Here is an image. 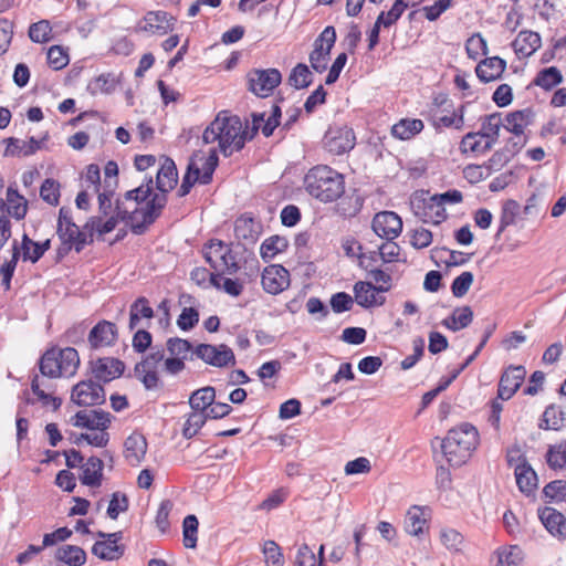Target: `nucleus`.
I'll use <instances>...</instances> for the list:
<instances>
[{"label":"nucleus","instance_id":"1","mask_svg":"<svg viewBox=\"0 0 566 566\" xmlns=\"http://www.w3.org/2000/svg\"><path fill=\"white\" fill-rule=\"evenodd\" d=\"M305 191L316 200L328 203L345 192V178L327 165L312 167L304 177Z\"/></svg>","mask_w":566,"mask_h":566},{"label":"nucleus","instance_id":"2","mask_svg":"<svg viewBox=\"0 0 566 566\" xmlns=\"http://www.w3.org/2000/svg\"><path fill=\"white\" fill-rule=\"evenodd\" d=\"M479 443V432L471 423H461L448 431L441 440L443 457L451 467H461L472 455Z\"/></svg>","mask_w":566,"mask_h":566},{"label":"nucleus","instance_id":"3","mask_svg":"<svg viewBox=\"0 0 566 566\" xmlns=\"http://www.w3.org/2000/svg\"><path fill=\"white\" fill-rule=\"evenodd\" d=\"M80 365V356L75 348L63 349L51 347L44 352L39 360L40 373L49 378L72 376Z\"/></svg>","mask_w":566,"mask_h":566},{"label":"nucleus","instance_id":"4","mask_svg":"<svg viewBox=\"0 0 566 566\" xmlns=\"http://www.w3.org/2000/svg\"><path fill=\"white\" fill-rule=\"evenodd\" d=\"M248 90L259 97H268L281 84L277 69H253L247 74Z\"/></svg>","mask_w":566,"mask_h":566},{"label":"nucleus","instance_id":"5","mask_svg":"<svg viewBox=\"0 0 566 566\" xmlns=\"http://www.w3.org/2000/svg\"><path fill=\"white\" fill-rule=\"evenodd\" d=\"M168 202V196L163 192L151 195L146 201L145 206L139 209V213L143 217L142 222H132L130 231L136 235L144 234L148 227L156 222V220L163 214Z\"/></svg>","mask_w":566,"mask_h":566},{"label":"nucleus","instance_id":"6","mask_svg":"<svg viewBox=\"0 0 566 566\" xmlns=\"http://www.w3.org/2000/svg\"><path fill=\"white\" fill-rule=\"evenodd\" d=\"M193 355L213 367L223 368L235 365L233 350L226 344L211 345L199 344L193 349Z\"/></svg>","mask_w":566,"mask_h":566},{"label":"nucleus","instance_id":"7","mask_svg":"<svg viewBox=\"0 0 566 566\" xmlns=\"http://www.w3.org/2000/svg\"><path fill=\"white\" fill-rule=\"evenodd\" d=\"M71 400L81 407L99 406L106 401L105 389L92 379L82 380L72 388Z\"/></svg>","mask_w":566,"mask_h":566},{"label":"nucleus","instance_id":"8","mask_svg":"<svg viewBox=\"0 0 566 566\" xmlns=\"http://www.w3.org/2000/svg\"><path fill=\"white\" fill-rule=\"evenodd\" d=\"M371 228L379 238L390 241L401 233L402 220L394 211H381L375 214Z\"/></svg>","mask_w":566,"mask_h":566},{"label":"nucleus","instance_id":"9","mask_svg":"<svg viewBox=\"0 0 566 566\" xmlns=\"http://www.w3.org/2000/svg\"><path fill=\"white\" fill-rule=\"evenodd\" d=\"M176 19L168 12L148 11L136 27L137 32L164 35L174 29Z\"/></svg>","mask_w":566,"mask_h":566},{"label":"nucleus","instance_id":"10","mask_svg":"<svg viewBox=\"0 0 566 566\" xmlns=\"http://www.w3.org/2000/svg\"><path fill=\"white\" fill-rule=\"evenodd\" d=\"M90 369L96 382L107 384L124 374L125 364L118 358L101 357L90 361Z\"/></svg>","mask_w":566,"mask_h":566},{"label":"nucleus","instance_id":"11","mask_svg":"<svg viewBox=\"0 0 566 566\" xmlns=\"http://www.w3.org/2000/svg\"><path fill=\"white\" fill-rule=\"evenodd\" d=\"M113 416L102 409L80 410L72 418L71 423L87 430L106 431L112 423Z\"/></svg>","mask_w":566,"mask_h":566},{"label":"nucleus","instance_id":"12","mask_svg":"<svg viewBox=\"0 0 566 566\" xmlns=\"http://www.w3.org/2000/svg\"><path fill=\"white\" fill-rule=\"evenodd\" d=\"M262 286L265 292L276 295L290 286V273L281 264H271L263 270Z\"/></svg>","mask_w":566,"mask_h":566},{"label":"nucleus","instance_id":"13","mask_svg":"<svg viewBox=\"0 0 566 566\" xmlns=\"http://www.w3.org/2000/svg\"><path fill=\"white\" fill-rule=\"evenodd\" d=\"M118 338V328L115 323L99 321L88 333L87 342L92 349L113 346Z\"/></svg>","mask_w":566,"mask_h":566},{"label":"nucleus","instance_id":"14","mask_svg":"<svg viewBox=\"0 0 566 566\" xmlns=\"http://www.w3.org/2000/svg\"><path fill=\"white\" fill-rule=\"evenodd\" d=\"M123 538V532H115L107 535V539L97 541L93 547V555L97 556L103 560H117L125 553V545L118 544V542Z\"/></svg>","mask_w":566,"mask_h":566},{"label":"nucleus","instance_id":"15","mask_svg":"<svg viewBox=\"0 0 566 566\" xmlns=\"http://www.w3.org/2000/svg\"><path fill=\"white\" fill-rule=\"evenodd\" d=\"M526 375L523 366H510L501 376L497 398L509 400L521 387Z\"/></svg>","mask_w":566,"mask_h":566},{"label":"nucleus","instance_id":"16","mask_svg":"<svg viewBox=\"0 0 566 566\" xmlns=\"http://www.w3.org/2000/svg\"><path fill=\"white\" fill-rule=\"evenodd\" d=\"M535 122V112L531 107H526L523 109H517L509 113L505 116V123L503 124L504 128L511 132L516 137H521L524 135V128L533 125Z\"/></svg>","mask_w":566,"mask_h":566},{"label":"nucleus","instance_id":"17","mask_svg":"<svg viewBox=\"0 0 566 566\" xmlns=\"http://www.w3.org/2000/svg\"><path fill=\"white\" fill-rule=\"evenodd\" d=\"M49 139V134L45 133L44 136L38 140L34 137H30L28 142L21 140L19 138L10 137L7 139L8 146L4 150V156H23L28 157L35 154L39 149L42 148V144Z\"/></svg>","mask_w":566,"mask_h":566},{"label":"nucleus","instance_id":"18","mask_svg":"<svg viewBox=\"0 0 566 566\" xmlns=\"http://www.w3.org/2000/svg\"><path fill=\"white\" fill-rule=\"evenodd\" d=\"M355 301L364 308L381 306L386 302L385 296H378L373 282L358 281L354 284Z\"/></svg>","mask_w":566,"mask_h":566},{"label":"nucleus","instance_id":"19","mask_svg":"<svg viewBox=\"0 0 566 566\" xmlns=\"http://www.w3.org/2000/svg\"><path fill=\"white\" fill-rule=\"evenodd\" d=\"M538 517L545 528L553 535L566 538V517L551 506L538 510Z\"/></svg>","mask_w":566,"mask_h":566},{"label":"nucleus","instance_id":"20","mask_svg":"<svg viewBox=\"0 0 566 566\" xmlns=\"http://www.w3.org/2000/svg\"><path fill=\"white\" fill-rule=\"evenodd\" d=\"M514 475L518 490L523 494L526 496L534 494L537 489V474L525 459H522L521 462L516 464Z\"/></svg>","mask_w":566,"mask_h":566},{"label":"nucleus","instance_id":"21","mask_svg":"<svg viewBox=\"0 0 566 566\" xmlns=\"http://www.w3.org/2000/svg\"><path fill=\"white\" fill-rule=\"evenodd\" d=\"M506 69V61L500 56L482 60L475 67L479 80L483 83L495 81L502 76Z\"/></svg>","mask_w":566,"mask_h":566},{"label":"nucleus","instance_id":"22","mask_svg":"<svg viewBox=\"0 0 566 566\" xmlns=\"http://www.w3.org/2000/svg\"><path fill=\"white\" fill-rule=\"evenodd\" d=\"M124 455L130 465H138L147 452V440L138 432H133L124 442Z\"/></svg>","mask_w":566,"mask_h":566},{"label":"nucleus","instance_id":"23","mask_svg":"<svg viewBox=\"0 0 566 566\" xmlns=\"http://www.w3.org/2000/svg\"><path fill=\"white\" fill-rule=\"evenodd\" d=\"M429 509L411 506L405 517L403 526L408 534L419 536L428 528Z\"/></svg>","mask_w":566,"mask_h":566},{"label":"nucleus","instance_id":"24","mask_svg":"<svg viewBox=\"0 0 566 566\" xmlns=\"http://www.w3.org/2000/svg\"><path fill=\"white\" fill-rule=\"evenodd\" d=\"M178 170L175 161L165 157L164 163L156 176V188L158 191L168 196V193L177 186Z\"/></svg>","mask_w":566,"mask_h":566},{"label":"nucleus","instance_id":"25","mask_svg":"<svg viewBox=\"0 0 566 566\" xmlns=\"http://www.w3.org/2000/svg\"><path fill=\"white\" fill-rule=\"evenodd\" d=\"M217 119L220 120L219 135L221 142L234 143L237 148V142L241 138L242 122L237 115H226V113H219Z\"/></svg>","mask_w":566,"mask_h":566},{"label":"nucleus","instance_id":"26","mask_svg":"<svg viewBox=\"0 0 566 566\" xmlns=\"http://www.w3.org/2000/svg\"><path fill=\"white\" fill-rule=\"evenodd\" d=\"M503 126L501 113H493L484 116L481 122V129L478 132L480 137H485L488 140L483 144V150H491L493 145L499 139V133Z\"/></svg>","mask_w":566,"mask_h":566},{"label":"nucleus","instance_id":"27","mask_svg":"<svg viewBox=\"0 0 566 566\" xmlns=\"http://www.w3.org/2000/svg\"><path fill=\"white\" fill-rule=\"evenodd\" d=\"M542 45L541 35L537 32L522 30L513 41L512 46L517 55L531 56Z\"/></svg>","mask_w":566,"mask_h":566},{"label":"nucleus","instance_id":"28","mask_svg":"<svg viewBox=\"0 0 566 566\" xmlns=\"http://www.w3.org/2000/svg\"><path fill=\"white\" fill-rule=\"evenodd\" d=\"M82 474L80 475V481L83 485L90 488H99L103 480V469L104 462L92 455L87 459V462L81 467Z\"/></svg>","mask_w":566,"mask_h":566},{"label":"nucleus","instance_id":"29","mask_svg":"<svg viewBox=\"0 0 566 566\" xmlns=\"http://www.w3.org/2000/svg\"><path fill=\"white\" fill-rule=\"evenodd\" d=\"M355 146V134L353 129L344 128L336 132L326 142V147L334 155H342L352 150Z\"/></svg>","mask_w":566,"mask_h":566},{"label":"nucleus","instance_id":"30","mask_svg":"<svg viewBox=\"0 0 566 566\" xmlns=\"http://www.w3.org/2000/svg\"><path fill=\"white\" fill-rule=\"evenodd\" d=\"M261 233L260 224L247 214H242L234 222V234L239 240L254 243Z\"/></svg>","mask_w":566,"mask_h":566},{"label":"nucleus","instance_id":"31","mask_svg":"<svg viewBox=\"0 0 566 566\" xmlns=\"http://www.w3.org/2000/svg\"><path fill=\"white\" fill-rule=\"evenodd\" d=\"M566 426V413L560 407L552 403L542 415L538 427L543 430H560Z\"/></svg>","mask_w":566,"mask_h":566},{"label":"nucleus","instance_id":"32","mask_svg":"<svg viewBox=\"0 0 566 566\" xmlns=\"http://www.w3.org/2000/svg\"><path fill=\"white\" fill-rule=\"evenodd\" d=\"M424 127L421 119L418 118H402L391 127L394 137L408 140L419 134Z\"/></svg>","mask_w":566,"mask_h":566},{"label":"nucleus","instance_id":"33","mask_svg":"<svg viewBox=\"0 0 566 566\" xmlns=\"http://www.w3.org/2000/svg\"><path fill=\"white\" fill-rule=\"evenodd\" d=\"M155 316L149 301L145 296L137 297L129 308V324L130 331L135 329L142 318L151 319Z\"/></svg>","mask_w":566,"mask_h":566},{"label":"nucleus","instance_id":"34","mask_svg":"<svg viewBox=\"0 0 566 566\" xmlns=\"http://www.w3.org/2000/svg\"><path fill=\"white\" fill-rule=\"evenodd\" d=\"M216 389L211 386H207L195 390L190 398L189 405L192 410L206 413L209 407L214 402Z\"/></svg>","mask_w":566,"mask_h":566},{"label":"nucleus","instance_id":"35","mask_svg":"<svg viewBox=\"0 0 566 566\" xmlns=\"http://www.w3.org/2000/svg\"><path fill=\"white\" fill-rule=\"evenodd\" d=\"M55 558L69 566H82L86 562V553L75 545H63L55 552Z\"/></svg>","mask_w":566,"mask_h":566},{"label":"nucleus","instance_id":"36","mask_svg":"<svg viewBox=\"0 0 566 566\" xmlns=\"http://www.w3.org/2000/svg\"><path fill=\"white\" fill-rule=\"evenodd\" d=\"M289 240L281 235H271L265 239L260 248V254L264 262H270L279 253L286 251Z\"/></svg>","mask_w":566,"mask_h":566},{"label":"nucleus","instance_id":"37","mask_svg":"<svg viewBox=\"0 0 566 566\" xmlns=\"http://www.w3.org/2000/svg\"><path fill=\"white\" fill-rule=\"evenodd\" d=\"M549 469L554 471L566 469V440L549 444L545 454Z\"/></svg>","mask_w":566,"mask_h":566},{"label":"nucleus","instance_id":"38","mask_svg":"<svg viewBox=\"0 0 566 566\" xmlns=\"http://www.w3.org/2000/svg\"><path fill=\"white\" fill-rule=\"evenodd\" d=\"M56 234L62 243H71L74 245V250L76 253H81L85 248V238L84 232H82L77 224L67 228L61 227V224L56 228Z\"/></svg>","mask_w":566,"mask_h":566},{"label":"nucleus","instance_id":"39","mask_svg":"<svg viewBox=\"0 0 566 566\" xmlns=\"http://www.w3.org/2000/svg\"><path fill=\"white\" fill-rule=\"evenodd\" d=\"M563 82V75L556 66H549L541 70L535 78L533 85L551 91Z\"/></svg>","mask_w":566,"mask_h":566},{"label":"nucleus","instance_id":"40","mask_svg":"<svg viewBox=\"0 0 566 566\" xmlns=\"http://www.w3.org/2000/svg\"><path fill=\"white\" fill-rule=\"evenodd\" d=\"M289 84L296 90L308 87L313 83V73L304 63H298L291 71Z\"/></svg>","mask_w":566,"mask_h":566},{"label":"nucleus","instance_id":"41","mask_svg":"<svg viewBox=\"0 0 566 566\" xmlns=\"http://www.w3.org/2000/svg\"><path fill=\"white\" fill-rule=\"evenodd\" d=\"M520 203L516 200L509 199L502 206V212L500 217V226L495 238L499 239L504 230L515 222L516 216L520 212Z\"/></svg>","mask_w":566,"mask_h":566},{"label":"nucleus","instance_id":"42","mask_svg":"<svg viewBox=\"0 0 566 566\" xmlns=\"http://www.w3.org/2000/svg\"><path fill=\"white\" fill-rule=\"evenodd\" d=\"M406 9H408V1L396 0L389 11H381L378 14L377 20L384 28H390L397 23Z\"/></svg>","mask_w":566,"mask_h":566},{"label":"nucleus","instance_id":"43","mask_svg":"<svg viewBox=\"0 0 566 566\" xmlns=\"http://www.w3.org/2000/svg\"><path fill=\"white\" fill-rule=\"evenodd\" d=\"M496 556L495 566H521L523 560V552L516 545L497 549Z\"/></svg>","mask_w":566,"mask_h":566},{"label":"nucleus","instance_id":"44","mask_svg":"<svg viewBox=\"0 0 566 566\" xmlns=\"http://www.w3.org/2000/svg\"><path fill=\"white\" fill-rule=\"evenodd\" d=\"M208 417L203 412L192 411L188 415L184 428H182V437L185 439L193 438L198 431L205 426Z\"/></svg>","mask_w":566,"mask_h":566},{"label":"nucleus","instance_id":"45","mask_svg":"<svg viewBox=\"0 0 566 566\" xmlns=\"http://www.w3.org/2000/svg\"><path fill=\"white\" fill-rule=\"evenodd\" d=\"M20 258V249L18 248L17 241L13 242L12 258L10 261L4 262L0 268V274L2 276V286L4 290H10L11 280L13 277L18 261Z\"/></svg>","mask_w":566,"mask_h":566},{"label":"nucleus","instance_id":"46","mask_svg":"<svg viewBox=\"0 0 566 566\" xmlns=\"http://www.w3.org/2000/svg\"><path fill=\"white\" fill-rule=\"evenodd\" d=\"M115 182H107V185H103L102 191L99 190L97 193V200H98V212L101 213L99 217H107L113 210V202L112 199L115 195Z\"/></svg>","mask_w":566,"mask_h":566},{"label":"nucleus","instance_id":"47","mask_svg":"<svg viewBox=\"0 0 566 566\" xmlns=\"http://www.w3.org/2000/svg\"><path fill=\"white\" fill-rule=\"evenodd\" d=\"M199 522L196 515L189 514L184 518L182 533L184 545L187 548H195L197 546V533Z\"/></svg>","mask_w":566,"mask_h":566},{"label":"nucleus","instance_id":"48","mask_svg":"<svg viewBox=\"0 0 566 566\" xmlns=\"http://www.w3.org/2000/svg\"><path fill=\"white\" fill-rule=\"evenodd\" d=\"M366 272L368 277H370L376 283H380L375 285L377 293H385L391 289L392 277L389 272L379 268H370L369 265H366Z\"/></svg>","mask_w":566,"mask_h":566},{"label":"nucleus","instance_id":"49","mask_svg":"<svg viewBox=\"0 0 566 566\" xmlns=\"http://www.w3.org/2000/svg\"><path fill=\"white\" fill-rule=\"evenodd\" d=\"M60 184L55 179L46 178L40 188V197L51 206H57L60 202Z\"/></svg>","mask_w":566,"mask_h":566},{"label":"nucleus","instance_id":"50","mask_svg":"<svg viewBox=\"0 0 566 566\" xmlns=\"http://www.w3.org/2000/svg\"><path fill=\"white\" fill-rule=\"evenodd\" d=\"M200 168L196 165L193 160H190L186 170V174L184 175L182 182L180 188L178 189V197H185L187 196L193 185L200 179Z\"/></svg>","mask_w":566,"mask_h":566},{"label":"nucleus","instance_id":"51","mask_svg":"<svg viewBox=\"0 0 566 566\" xmlns=\"http://www.w3.org/2000/svg\"><path fill=\"white\" fill-rule=\"evenodd\" d=\"M31 390L38 397V400L42 403L43 407L51 405L54 411L61 407V398L46 394L43 389H41L38 375H34L31 380Z\"/></svg>","mask_w":566,"mask_h":566},{"label":"nucleus","instance_id":"52","mask_svg":"<svg viewBox=\"0 0 566 566\" xmlns=\"http://www.w3.org/2000/svg\"><path fill=\"white\" fill-rule=\"evenodd\" d=\"M251 118H252V127L251 129L248 128V126L245 128L242 127L241 129V138L238 139V144H237V150H241L243 149L245 143L248 140H252L260 127H261V124L264 122V113H252L251 114Z\"/></svg>","mask_w":566,"mask_h":566},{"label":"nucleus","instance_id":"53","mask_svg":"<svg viewBox=\"0 0 566 566\" xmlns=\"http://www.w3.org/2000/svg\"><path fill=\"white\" fill-rule=\"evenodd\" d=\"M52 28L48 20L32 23L29 28V38L35 43H45L51 40Z\"/></svg>","mask_w":566,"mask_h":566},{"label":"nucleus","instance_id":"54","mask_svg":"<svg viewBox=\"0 0 566 566\" xmlns=\"http://www.w3.org/2000/svg\"><path fill=\"white\" fill-rule=\"evenodd\" d=\"M129 507V500L125 493L114 492L107 507V515L112 520H117L119 513H124Z\"/></svg>","mask_w":566,"mask_h":566},{"label":"nucleus","instance_id":"55","mask_svg":"<svg viewBox=\"0 0 566 566\" xmlns=\"http://www.w3.org/2000/svg\"><path fill=\"white\" fill-rule=\"evenodd\" d=\"M294 566H323V560L316 559L313 549L304 543L297 548Z\"/></svg>","mask_w":566,"mask_h":566},{"label":"nucleus","instance_id":"56","mask_svg":"<svg viewBox=\"0 0 566 566\" xmlns=\"http://www.w3.org/2000/svg\"><path fill=\"white\" fill-rule=\"evenodd\" d=\"M473 281L474 275L470 271L462 272L458 275L451 284V292L453 296L463 297L469 292Z\"/></svg>","mask_w":566,"mask_h":566},{"label":"nucleus","instance_id":"57","mask_svg":"<svg viewBox=\"0 0 566 566\" xmlns=\"http://www.w3.org/2000/svg\"><path fill=\"white\" fill-rule=\"evenodd\" d=\"M71 441L77 446L82 443V441H86L88 444L93 447L103 448L109 441V434L106 431H101L98 434H88V433H72Z\"/></svg>","mask_w":566,"mask_h":566},{"label":"nucleus","instance_id":"58","mask_svg":"<svg viewBox=\"0 0 566 566\" xmlns=\"http://www.w3.org/2000/svg\"><path fill=\"white\" fill-rule=\"evenodd\" d=\"M465 51L470 59L476 60L480 54H488V44L485 39L480 34H474L467 40Z\"/></svg>","mask_w":566,"mask_h":566},{"label":"nucleus","instance_id":"59","mask_svg":"<svg viewBox=\"0 0 566 566\" xmlns=\"http://www.w3.org/2000/svg\"><path fill=\"white\" fill-rule=\"evenodd\" d=\"M70 62L67 52L60 45H53L48 51V63L55 70H62Z\"/></svg>","mask_w":566,"mask_h":566},{"label":"nucleus","instance_id":"60","mask_svg":"<svg viewBox=\"0 0 566 566\" xmlns=\"http://www.w3.org/2000/svg\"><path fill=\"white\" fill-rule=\"evenodd\" d=\"M329 50H324L322 44L314 45V50L310 53L308 60L311 66L318 73H323L327 69V61L329 59Z\"/></svg>","mask_w":566,"mask_h":566},{"label":"nucleus","instance_id":"61","mask_svg":"<svg viewBox=\"0 0 566 566\" xmlns=\"http://www.w3.org/2000/svg\"><path fill=\"white\" fill-rule=\"evenodd\" d=\"M263 554L266 566H282L283 554L274 541H266L263 546Z\"/></svg>","mask_w":566,"mask_h":566},{"label":"nucleus","instance_id":"62","mask_svg":"<svg viewBox=\"0 0 566 566\" xmlns=\"http://www.w3.org/2000/svg\"><path fill=\"white\" fill-rule=\"evenodd\" d=\"M192 349V344L184 338L171 337L167 340V350L171 356L187 359V353Z\"/></svg>","mask_w":566,"mask_h":566},{"label":"nucleus","instance_id":"63","mask_svg":"<svg viewBox=\"0 0 566 566\" xmlns=\"http://www.w3.org/2000/svg\"><path fill=\"white\" fill-rule=\"evenodd\" d=\"M543 493L551 500L566 502V480L551 481L544 486Z\"/></svg>","mask_w":566,"mask_h":566},{"label":"nucleus","instance_id":"64","mask_svg":"<svg viewBox=\"0 0 566 566\" xmlns=\"http://www.w3.org/2000/svg\"><path fill=\"white\" fill-rule=\"evenodd\" d=\"M199 322V312L195 307H185L177 319V325L181 331L192 329Z\"/></svg>","mask_w":566,"mask_h":566}]
</instances>
